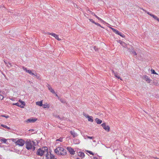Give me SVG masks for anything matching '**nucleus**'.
<instances>
[{
    "label": "nucleus",
    "instance_id": "c756f323",
    "mask_svg": "<svg viewBox=\"0 0 159 159\" xmlns=\"http://www.w3.org/2000/svg\"><path fill=\"white\" fill-rule=\"evenodd\" d=\"M60 101H61V102L62 103H66V101H65V100H64L63 99H61V98H60V99H59Z\"/></svg>",
    "mask_w": 159,
    "mask_h": 159
},
{
    "label": "nucleus",
    "instance_id": "39448f33",
    "mask_svg": "<svg viewBox=\"0 0 159 159\" xmlns=\"http://www.w3.org/2000/svg\"><path fill=\"white\" fill-rule=\"evenodd\" d=\"M19 102H17L16 103H13V105L17 106L18 107H20L21 108H24V106H25V103L24 102L20 100Z\"/></svg>",
    "mask_w": 159,
    "mask_h": 159
},
{
    "label": "nucleus",
    "instance_id": "4c0bfd02",
    "mask_svg": "<svg viewBox=\"0 0 159 159\" xmlns=\"http://www.w3.org/2000/svg\"><path fill=\"white\" fill-rule=\"evenodd\" d=\"M94 49L96 51L98 50V48L96 46L94 47Z\"/></svg>",
    "mask_w": 159,
    "mask_h": 159
},
{
    "label": "nucleus",
    "instance_id": "aec40b11",
    "mask_svg": "<svg viewBox=\"0 0 159 159\" xmlns=\"http://www.w3.org/2000/svg\"><path fill=\"white\" fill-rule=\"evenodd\" d=\"M78 155L79 156L81 157L82 158L84 157L85 156L84 153H83L81 152H79L78 154Z\"/></svg>",
    "mask_w": 159,
    "mask_h": 159
},
{
    "label": "nucleus",
    "instance_id": "1a4fd4ad",
    "mask_svg": "<svg viewBox=\"0 0 159 159\" xmlns=\"http://www.w3.org/2000/svg\"><path fill=\"white\" fill-rule=\"evenodd\" d=\"M142 78L148 83H150L151 81V80L146 75L143 76Z\"/></svg>",
    "mask_w": 159,
    "mask_h": 159
},
{
    "label": "nucleus",
    "instance_id": "9b49d317",
    "mask_svg": "<svg viewBox=\"0 0 159 159\" xmlns=\"http://www.w3.org/2000/svg\"><path fill=\"white\" fill-rule=\"evenodd\" d=\"M67 149L69 151L70 153L72 155H74L75 153V151L74 149L70 147H67Z\"/></svg>",
    "mask_w": 159,
    "mask_h": 159
},
{
    "label": "nucleus",
    "instance_id": "ea45409f",
    "mask_svg": "<svg viewBox=\"0 0 159 159\" xmlns=\"http://www.w3.org/2000/svg\"><path fill=\"white\" fill-rule=\"evenodd\" d=\"M52 159H57V158L55 157L53 155L52 156Z\"/></svg>",
    "mask_w": 159,
    "mask_h": 159
},
{
    "label": "nucleus",
    "instance_id": "0eeeda50",
    "mask_svg": "<svg viewBox=\"0 0 159 159\" xmlns=\"http://www.w3.org/2000/svg\"><path fill=\"white\" fill-rule=\"evenodd\" d=\"M23 69L25 71H26V72L29 73L30 75H33L34 76H36V73L34 74V73L32 72L31 70H28L25 67L23 66L22 67Z\"/></svg>",
    "mask_w": 159,
    "mask_h": 159
},
{
    "label": "nucleus",
    "instance_id": "9d476101",
    "mask_svg": "<svg viewBox=\"0 0 159 159\" xmlns=\"http://www.w3.org/2000/svg\"><path fill=\"white\" fill-rule=\"evenodd\" d=\"M84 115L85 117L88 118V120L89 121L91 122H93V117H92V116H90L88 115L84 114Z\"/></svg>",
    "mask_w": 159,
    "mask_h": 159
},
{
    "label": "nucleus",
    "instance_id": "79ce46f5",
    "mask_svg": "<svg viewBox=\"0 0 159 159\" xmlns=\"http://www.w3.org/2000/svg\"><path fill=\"white\" fill-rule=\"evenodd\" d=\"M111 71L112 72V73H113L114 74V73H116L115 72L114 70H111Z\"/></svg>",
    "mask_w": 159,
    "mask_h": 159
},
{
    "label": "nucleus",
    "instance_id": "cd10ccee",
    "mask_svg": "<svg viewBox=\"0 0 159 159\" xmlns=\"http://www.w3.org/2000/svg\"><path fill=\"white\" fill-rule=\"evenodd\" d=\"M117 34L120 35V36H121L122 37L124 38L125 37V35L124 34H121V33H120L119 32Z\"/></svg>",
    "mask_w": 159,
    "mask_h": 159
},
{
    "label": "nucleus",
    "instance_id": "f704fd0d",
    "mask_svg": "<svg viewBox=\"0 0 159 159\" xmlns=\"http://www.w3.org/2000/svg\"><path fill=\"white\" fill-rule=\"evenodd\" d=\"M4 97L2 95L0 94V100H2L3 99Z\"/></svg>",
    "mask_w": 159,
    "mask_h": 159
},
{
    "label": "nucleus",
    "instance_id": "4be33fe9",
    "mask_svg": "<svg viewBox=\"0 0 159 159\" xmlns=\"http://www.w3.org/2000/svg\"><path fill=\"white\" fill-rule=\"evenodd\" d=\"M36 104L40 106H42L43 105V101H38L36 102Z\"/></svg>",
    "mask_w": 159,
    "mask_h": 159
},
{
    "label": "nucleus",
    "instance_id": "49530a36",
    "mask_svg": "<svg viewBox=\"0 0 159 159\" xmlns=\"http://www.w3.org/2000/svg\"><path fill=\"white\" fill-rule=\"evenodd\" d=\"M4 62L5 63V64L7 65V63L5 61H4Z\"/></svg>",
    "mask_w": 159,
    "mask_h": 159
},
{
    "label": "nucleus",
    "instance_id": "393cba45",
    "mask_svg": "<svg viewBox=\"0 0 159 159\" xmlns=\"http://www.w3.org/2000/svg\"><path fill=\"white\" fill-rule=\"evenodd\" d=\"M114 75L118 79H120L121 80H122L120 77L118 75L117 73H114Z\"/></svg>",
    "mask_w": 159,
    "mask_h": 159
},
{
    "label": "nucleus",
    "instance_id": "f257e3e1",
    "mask_svg": "<svg viewBox=\"0 0 159 159\" xmlns=\"http://www.w3.org/2000/svg\"><path fill=\"white\" fill-rule=\"evenodd\" d=\"M37 142L27 140L25 142L26 148L28 150L32 149L33 151H34L35 149V146L37 145Z\"/></svg>",
    "mask_w": 159,
    "mask_h": 159
},
{
    "label": "nucleus",
    "instance_id": "3c124183",
    "mask_svg": "<svg viewBox=\"0 0 159 159\" xmlns=\"http://www.w3.org/2000/svg\"><path fill=\"white\" fill-rule=\"evenodd\" d=\"M1 8V7H0V8Z\"/></svg>",
    "mask_w": 159,
    "mask_h": 159
},
{
    "label": "nucleus",
    "instance_id": "58836bf2",
    "mask_svg": "<svg viewBox=\"0 0 159 159\" xmlns=\"http://www.w3.org/2000/svg\"><path fill=\"white\" fill-rule=\"evenodd\" d=\"M76 143H79V140H78V139H76Z\"/></svg>",
    "mask_w": 159,
    "mask_h": 159
},
{
    "label": "nucleus",
    "instance_id": "4468645a",
    "mask_svg": "<svg viewBox=\"0 0 159 159\" xmlns=\"http://www.w3.org/2000/svg\"><path fill=\"white\" fill-rule=\"evenodd\" d=\"M89 11L91 13L93 16H95V17L97 18L98 20H100V21L101 22H102L103 21V20H102V19H101L97 15H96L93 12H92L91 11Z\"/></svg>",
    "mask_w": 159,
    "mask_h": 159
},
{
    "label": "nucleus",
    "instance_id": "f8f14e48",
    "mask_svg": "<svg viewBox=\"0 0 159 159\" xmlns=\"http://www.w3.org/2000/svg\"><path fill=\"white\" fill-rule=\"evenodd\" d=\"M45 155H46V157L47 159H52V155L51 153L50 152H48V150L47 151V153H46Z\"/></svg>",
    "mask_w": 159,
    "mask_h": 159
},
{
    "label": "nucleus",
    "instance_id": "e433bc0d",
    "mask_svg": "<svg viewBox=\"0 0 159 159\" xmlns=\"http://www.w3.org/2000/svg\"><path fill=\"white\" fill-rule=\"evenodd\" d=\"M134 55H136L137 54L136 52H135L134 51L132 53Z\"/></svg>",
    "mask_w": 159,
    "mask_h": 159
},
{
    "label": "nucleus",
    "instance_id": "b1692460",
    "mask_svg": "<svg viewBox=\"0 0 159 159\" xmlns=\"http://www.w3.org/2000/svg\"><path fill=\"white\" fill-rule=\"evenodd\" d=\"M43 108H48L49 107V105L47 103L43 105Z\"/></svg>",
    "mask_w": 159,
    "mask_h": 159
},
{
    "label": "nucleus",
    "instance_id": "6ab92c4d",
    "mask_svg": "<svg viewBox=\"0 0 159 159\" xmlns=\"http://www.w3.org/2000/svg\"><path fill=\"white\" fill-rule=\"evenodd\" d=\"M89 20L92 23H94L96 25L99 26L102 28H103L102 26H101V25L99 24V23L95 22L92 19H89Z\"/></svg>",
    "mask_w": 159,
    "mask_h": 159
},
{
    "label": "nucleus",
    "instance_id": "8fccbe9b",
    "mask_svg": "<svg viewBox=\"0 0 159 159\" xmlns=\"http://www.w3.org/2000/svg\"><path fill=\"white\" fill-rule=\"evenodd\" d=\"M77 159H79V158H77Z\"/></svg>",
    "mask_w": 159,
    "mask_h": 159
},
{
    "label": "nucleus",
    "instance_id": "c9c22d12",
    "mask_svg": "<svg viewBox=\"0 0 159 159\" xmlns=\"http://www.w3.org/2000/svg\"><path fill=\"white\" fill-rule=\"evenodd\" d=\"M87 137L89 139H92L93 138V137H90L89 136H87Z\"/></svg>",
    "mask_w": 159,
    "mask_h": 159
},
{
    "label": "nucleus",
    "instance_id": "bb28decb",
    "mask_svg": "<svg viewBox=\"0 0 159 159\" xmlns=\"http://www.w3.org/2000/svg\"><path fill=\"white\" fill-rule=\"evenodd\" d=\"M1 126L7 129H10V127H7V126L6 125L2 124Z\"/></svg>",
    "mask_w": 159,
    "mask_h": 159
},
{
    "label": "nucleus",
    "instance_id": "f3484780",
    "mask_svg": "<svg viewBox=\"0 0 159 159\" xmlns=\"http://www.w3.org/2000/svg\"><path fill=\"white\" fill-rule=\"evenodd\" d=\"M70 133L73 136V137L75 138L77 137L78 135L77 134L75 133L74 131H70Z\"/></svg>",
    "mask_w": 159,
    "mask_h": 159
},
{
    "label": "nucleus",
    "instance_id": "473e14b6",
    "mask_svg": "<svg viewBox=\"0 0 159 159\" xmlns=\"http://www.w3.org/2000/svg\"><path fill=\"white\" fill-rule=\"evenodd\" d=\"M151 72L152 74H157V73L155 72V70H154L152 69L151 70Z\"/></svg>",
    "mask_w": 159,
    "mask_h": 159
},
{
    "label": "nucleus",
    "instance_id": "2eb2a0df",
    "mask_svg": "<svg viewBox=\"0 0 159 159\" xmlns=\"http://www.w3.org/2000/svg\"><path fill=\"white\" fill-rule=\"evenodd\" d=\"M119 43L121 44L124 47L126 48H128V47L127 46V44L125 43L124 42L120 40L119 41Z\"/></svg>",
    "mask_w": 159,
    "mask_h": 159
},
{
    "label": "nucleus",
    "instance_id": "c03bdc74",
    "mask_svg": "<svg viewBox=\"0 0 159 159\" xmlns=\"http://www.w3.org/2000/svg\"><path fill=\"white\" fill-rule=\"evenodd\" d=\"M30 83V84H31L32 83V82H30V81H28Z\"/></svg>",
    "mask_w": 159,
    "mask_h": 159
},
{
    "label": "nucleus",
    "instance_id": "a19ab883",
    "mask_svg": "<svg viewBox=\"0 0 159 159\" xmlns=\"http://www.w3.org/2000/svg\"><path fill=\"white\" fill-rule=\"evenodd\" d=\"M56 96L58 97V99H60V98L58 97V95L57 94H56Z\"/></svg>",
    "mask_w": 159,
    "mask_h": 159
},
{
    "label": "nucleus",
    "instance_id": "20e7f679",
    "mask_svg": "<svg viewBox=\"0 0 159 159\" xmlns=\"http://www.w3.org/2000/svg\"><path fill=\"white\" fill-rule=\"evenodd\" d=\"M16 139H13L12 141L15 142L16 145H18L19 146H22L25 144V142L23 139H19L16 141Z\"/></svg>",
    "mask_w": 159,
    "mask_h": 159
},
{
    "label": "nucleus",
    "instance_id": "09e8293b",
    "mask_svg": "<svg viewBox=\"0 0 159 159\" xmlns=\"http://www.w3.org/2000/svg\"><path fill=\"white\" fill-rule=\"evenodd\" d=\"M11 99L12 100H14L13 99V98H11Z\"/></svg>",
    "mask_w": 159,
    "mask_h": 159
},
{
    "label": "nucleus",
    "instance_id": "c85d7f7f",
    "mask_svg": "<svg viewBox=\"0 0 159 159\" xmlns=\"http://www.w3.org/2000/svg\"><path fill=\"white\" fill-rule=\"evenodd\" d=\"M63 138L62 137L60 138L59 139H58L56 140L57 141H59L60 142L62 141Z\"/></svg>",
    "mask_w": 159,
    "mask_h": 159
},
{
    "label": "nucleus",
    "instance_id": "a211bd4d",
    "mask_svg": "<svg viewBox=\"0 0 159 159\" xmlns=\"http://www.w3.org/2000/svg\"><path fill=\"white\" fill-rule=\"evenodd\" d=\"M37 120V119H28V120L26 121L27 122H34L35 121H36Z\"/></svg>",
    "mask_w": 159,
    "mask_h": 159
},
{
    "label": "nucleus",
    "instance_id": "5701e85b",
    "mask_svg": "<svg viewBox=\"0 0 159 159\" xmlns=\"http://www.w3.org/2000/svg\"><path fill=\"white\" fill-rule=\"evenodd\" d=\"M111 29L113 30V31L116 34H118L119 32L116 29H115L111 27Z\"/></svg>",
    "mask_w": 159,
    "mask_h": 159
},
{
    "label": "nucleus",
    "instance_id": "7c9ffc66",
    "mask_svg": "<svg viewBox=\"0 0 159 159\" xmlns=\"http://www.w3.org/2000/svg\"><path fill=\"white\" fill-rule=\"evenodd\" d=\"M90 154L92 155H94V154L91 151H87Z\"/></svg>",
    "mask_w": 159,
    "mask_h": 159
},
{
    "label": "nucleus",
    "instance_id": "7ed1b4c3",
    "mask_svg": "<svg viewBox=\"0 0 159 159\" xmlns=\"http://www.w3.org/2000/svg\"><path fill=\"white\" fill-rule=\"evenodd\" d=\"M48 150L47 147H43L42 148L39 149L37 152V154L39 156H42L47 153Z\"/></svg>",
    "mask_w": 159,
    "mask_h": 159
},
{
    "label": "nucleus",
    "instance_id": "72a5a7b5",
    "mask_svg": "<svg viewBox=\"0 0 159 159\" xmlns=\"http://www.w3.org/2000/svg\"><path fill=\"white\" fill-rule=\"evenodd\" d=\"M1 140L4 143H6L7 141V139H1Z\"/></svg>",
    "mask_w": 159,
    "mask_h": 159
},
{
    "label": "nucleus",
    "instance_id": "412c9836",
    "mask_svg": "<svg viewBox=\"0 0 159 159\" xmlns=\"http://www.w3.org/2000/svg\"><path fill=\"white\" fill-rule=\"evenodd\" d=\"M95 120L96 122L98 124H101L102 122V120L99 119H98V118H96L95 119Z\"/></svg>",
    "mask_w": 159,
    "mask_h": 159
},
{
    "label": "nucleus",
    "instance_id": "6e6552de",
    "mask_svg": "<svg viewBox=\"0 0 159 159\" xmlns=\"http://www.w3.org/2000/svg\"><path fill=\"white\" fill-rule=\"evenodd\" d=\"M103 128L107 131H109L110 130V127L108 125H106L105 123H103L101 125Z\"/></svg>",
    "mask_w": 159,
    "mask_h": 159
},
{
    "label": "nucleus",
    "instance_id": "37998d69",
    "mask_svg": "<svg viewBox=\"0 0 159 159\" xmlns=\"http://www.w3.org/2000/svg\"><path fill=\"white\" fill-rule=\"evenodd\" d=\"M56 117H57V118H59L60 119V117L58 116H56Z\"/></svg>",
    "mask_w": 159,
    "mask_h": 159
},
{
    "label": "nucleus",
    "instance_id": "dca6fc26",
    "mask_svg": "<svg viewBox=\"0 0 159 159\" xmlns=\"http://www.w3.org/2000/svg\"><path fill=\"white\" fill-rule=\"evenodd\" d=\"M48 88L49 90L53 93H55V92L54 91V90L52 88V87L49 84H48Z\"/></svg>",
    "mask_w": 159,
    "mask_h": 159
},
{
    "label": "nucleus",
    "instance_id": "f03ea898",
    "mask_svg": "<svg viewBox=\"0 0 159 159\" xmlns=\"http://www.w3.org/2000/svg\"><path fill=\"white\" fill-rule=\"evenodd\" d=\"M55 153L58 155L64 156L66 154V151L62 147H58L55 150Z\"/></svg>",
    "mask_w": 159,
    "mask_h": 159
},
{
    "label": "nucleus",
    "instance_id": "423d86ee",
    "mask_svg": "<svg viewBox=\"0 0 159 159\" xmlns=\"http://www.w3.org/2000/svg\"><path fill=\"white\" fill-rule=\"evenodd\" d=\"M141 9L143 11L147 13L148 15H149L150 16L152 17L155 20H156L157 21L159 22V18H158L157 16L153 14L150 13L149 12L147 11L144 10L143 8H141Z\"/></svg>",
    "mask_w": 159,
    "mask_h": 159
},
{
    "label": "nucleus",
    "instance_id": "ddd939ff",
    "mask_svg": "<svg viewBox=\"0 0 159 159\" xmlns=\"http://www.w3.org/2000/svg\"><path fill=\"white\" fill-rule=\"evenodd\" d=\"M49 34L51 35L54 37L56 39H57L58 41H60L61 40V39H59L58 38V36L53 33H50Z\"/></svg>",
    "mask_w": 159,
    "mask_h": 159
},
{
    "label": "nucleus",
    "instance_id": "de8ad7c7",
    "mask_svg": "<svg viewBox=\"0 0 159 159\" xmlns=\"http://www.w3.org/2000/svg\"><path fill=\"white\" fill-rule=\"evenodd\" d=\"M9 64L11 66V64L10 63H9Z\"/></svg>",
    "mask_w": 159,
    "mask_h": 159
},
{
    "label": "nucleus",
    "instance_id": "2f4dec72",
    "mask_svg": "<svg viewBox=\"0 0 159 159\" xmlns=\"http://www.w3.org/2000/svg\"><path fill=\"white\" fill-rule=\"evenodd\" d=\"M1 116L2 117H4L6 118H7L9 117V116H6L4 115H1Z\"/></svg>",
    "mask_w": 159,
    "mask_h": 159
},
{
    "label": "nucleus",
    "instance_id": "a18cd8bd",
    "mask_svg": "<svg viewBox=\"0 0 159 159\" xmlns=\"http://www.w3.org/2000/svg\"><path fill=\"white\" fill-rule=\"evenodd\" d=\"M36 78H37V79H38L39 78V76H38L37 75H36Z\"/></svg>",
    "mask_w": 159,
    "mask_h": 159
},
{
    "label": "nucleus",
    "instance_id": "a878e982",
    "mask_svg": "<svg viewBox=\"0 0 159 159\" xmlns=\"http://www.w3.org/2000/svg\"><path fill=\"white\" fill-rule=\"evenodd\" d=\"M127 49L129 50V51L130 53H132L134 51V48H133L132 47L130 49L128 48Z\"/></svg>",
    "mask_w": 159,
    "mask_h": 159
}]
</instances>
